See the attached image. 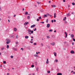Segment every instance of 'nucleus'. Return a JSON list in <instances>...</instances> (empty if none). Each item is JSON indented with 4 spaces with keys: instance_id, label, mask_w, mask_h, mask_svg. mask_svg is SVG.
I'll use <instances>...</instances> for the list:
<instances>
[{
    "instance_id": "f704fd0d",
    "label": "nucleus",
    "mask_w": 75,
    "mask_h": 75,
    "mask_svg": "<svg viewBox=\"0 0 75 75\" xmlns=\"http://www.w3.org/2000/svg\"><path fill=\"white\" fill-rule=\"evenodd\" d=\"M11 58H13V56H11Z\"/></svg>"
},
{
    "instance_id": "2f4dec72",
    "label": "nucleus",
    "mask_w": 75,
    "mask_h": 75,
    "mask_svg": "<svg viewBox=\"0 0 75 75\" xmlns=\"http://www.w3.org/2000/svg\"><path fill=\"white\" fill-rule=\"evenodd\" d=\"M36 44H37V43H34L33 44V45H36Z\"/></svg>"
},
{
    "instance_id": "f257e3e1",
    "label": "nucleus",
    "mask_w": 75,
    "mask_h": 75,
    "mask_svg": "<svg viewBox=\"0 0 75 75\" xmlns=\"http://www.w3.org/2000/svg\"><path fill=\"white\" fill-rule=\"evenodd\" d=\"M6 44H9V43H10V42L11 41H10V39H6Z\"/></svg>"
},
{
    "instance_id": "69168bd1",
    "label": "nucleus",
    "mask_w": 75,
    "mask_h": 75,
    "mask_svg": "<svg viewBox=\"0 0 75 75\" xmlns=\"http://www.w3.org/2000/svg\"><path fill=\"white\" fill-rule=\"evenodd\" d=\"M36 54H37V55H38V52H36Z\"/></svg>"
},
{
    "instance_id": "0eeeda50",
    "label": "nucleus",
    "mask_w": 75,
    "mask_h": 75,
    "mask_svg": "<svg viewBox=\"0 0 75 75\" xmlns=\"http://www.w3.org/2000/svg\"><path fill=\"white\" fill-rule=\"evenodd\" d=\"M71 38H74V35L73 34H72L71 35Z\"/></svg>"
},
{
    "instance_id": "c85d7f7f",
    "label": "nucleus",
    "mask_w": 75,
    "mask_h": 75,
    "mask_svg": "<svg viewBox=\"0 0 75 75\" xmlns=\"http://www.w3.org/2000/svg\"><path fill=\"white\" fill-rule=\"evenodd\" d=\"M25 24L26 25H27V24H28V22H25Z\"/></svg>"
},
{
    "instance_id": "338daca9",
    "label": "nucleus",
    "mask_w": 75,
    "mask_h": 75,
    "mask_svg": "<svg viewBox=\"0 0 75 75\" xmlns=\"http://www.w3.org/2000/svg\"><path fill=\"white\" fill-rule=\"evenodd\" d=\"M52 37H53V38H54V36H52Z\"/></svg>"
},
{
    "instance_id": "603ef678",
    "label": "nucleus",
    "mask_w": 75,
    "mask_h": 75,
    "mask_svg": "<svg viewBox=\"0 0 75 75\" xmlns=\"http://www.w3.org/2000/svg\"><path fill=\"white\" fill-rule=\"evenodd\" d=\"M54 22H56V20H54Z\"/></svg>"
},
{
    "instance_id": "a19ab883",
    "label": "nucleus",
    "mask_w": 75,
    "mask_h": 75,
    "mask_svg": "<svg viewBox=\"0 0 75 75\" xmlns=\"http://www.w3.org/2000/svg\"><path fill=\"white\" fill-rule=\"evenodd\" d=\"M37 3L38 4H40V3L39 2H37Z\"/></svg>"
},
{
    "instance_id": "052dcab7",
    "label": "nucleus",
    "mask_w": 75,
    "mask_h": 75,
    "mask_svg": "<svg viewBox=\"0 0 75 75\" xmlns=\"http://www.w3.org/2000/svg\"><path fill=\"white\" fill-rule=\"evenodd\" d=\"M72 14H74V12H72Z\"/></svg>"
},
{
    "instance_id": "20e7f679",
    "label": "nucleus",
    "mask_w": 75,
    "mask_h": 75,
    "mask_svg": "<svg viewBox=\"0 0 75 75\" xmlns=\"http://www.w3.org/2000/svg\"><path fill=\"white\" fill-rule=\"evenodd\" d=\"M35 27V25H32L31 26V28H33V27Z\"/></svg>"
},
{
    "instance_id": "de8ad7c7",
    "label": "nucleus",
    "mask_w": 75,
    "mask_h": 75,
    "mask_svg": "<svg viewBox=\"0 0 75 75\" xmlns=\"http://www.w3.org/2000/svg\"><path fill=\"white\" fill-rule=\"evenodd\" d=\"M21 50H24V49H23V48H21Z\"/></svg>"
},
{
    "instance_id": "6e6d98bb",
    "label": "nucleus",
    "mask_w": 75,
    "mask_h": 75,
    "mask_svg": "<svg viewBox=\"0 0 75 75\" xmlns=\"http://www.w3.org/2000/svg\"><path fill=\"white\" fill-rule=\"evenodd\" d=\"M10 75V74L8 73H7V75Z\"/></svg>"
},
{
    "instance_id": "8fccbe9b",
    "label": "nucleus",
    "mask_w": 75,
    "mask_h": 75,
    "mask_svg": "<svg viewBox=\"0 0 75 75\" xmlns=\"http://www.w3.org/2000/svg\"><path fill=\"white\" fill-rule=\"evenodd\" d=\"M50 17H52V15L50 14L49 15Z\"/></svg>"
},
{
    "instance_id": "bb28decb",
    "label": "nucleus",
    "mask_w": 75,
    "mask_h": 75,
    "mask_svg": "<svg viewBox=\"0 0 75 75\" xmlns=\"http://www.w3.org/2000/svg\"><path fill=\"white\" fill-rule=\"evenodd\" d=\"M49 31L50 32H52V29H51V30H49Z\"/></svg>"
},
{
    "instance_id": "7ed1b4c3",
    "label": "nucleus",
    "mask_w": 75,
    "mask_h": 75,
    "mask_svg": "<svg viewBox=\"0 0 75 75\" xmlns=\"http://www.w3.org/2000/svg\"><path fill=\"white\" fill-rule=\"evenodd\" d=\"M50 24H47V28H49V27H50Z\"/></svg>"
},
{
    "instance_id": "3c124183",
    "label": "nucleus",
    "mask_w": 75,
    "mask_h": 75,
    "mask_svg": "<svg viewBox=\"0 0 75 75\" xmlns=\"http://www.w3.org/2000/svg\"><path fill=\"white\" fill-rule=\"evenodd\" d=\"M30 43H33V41H30Z\"/></svg>"
},
{
    "instance_id": "37998d69",
    "label": "nucleus",
    "mask_w": 75,
    "mask_h": 75,
    "mask_svg": "<svg viewBox=\"0 0 75 75\" xmlns=\"http://www.w3.org/2000/svg\"><path fill=\"white\" fill-rule=\"evenodd\" d=\"M16 44H18V42H16Z\"/></svg>"
},
{
    "instance_id": "49530a36",
    "label": "nucleus",
    "mask_w": 75,
    "mask_h": 75,
    "mask_svg": "<svg viewBox=\"0 0 75 75\" xmlns=\"http://www.w3.org/2000/svg\"><path fill=\"white\" fill-rule=\"evenodd\" d=\"M51 22L52 23H54V21L53 20H52V21H51Z\"/></svg>"
},
{
    "instance_id": "5701e85b",
    "label": "nucleus",
    "mask_w": 75,
    "mask_h": 75,
    "mask_svg": "<svg viewBox=\"0 0 75 75\" xmlns=\"http://www.w3.org/2000/svg\"><path fill=\"white\" fill-rule=\"evenodd\" d=\"M25 14L26 15L28 14V12H25Z\"/></svg>"
},
{
    "instance_id": "39448f33",
    "label": "nucleus",
    "mask_w": 75,
    "mask_h": 75,
    "mask_svg": "<svg viewBox=\"0 0 75 75\" xmlns=\"http://www.w3.org/2000/svg\"><path fill=\"white\" fill-rule=\"evenodd\" d=\"M70 53H71V54H74V51L73 50H71L70 51Z\"/></svg>"
},
{
    "instance_id": "0e129e2a",
    "label": "nucleus",
    "mask_w": 75,
    "mask_h": 75,
    "mask_svg": "<svg viewBox=\"0 0 75 75\" xmlns=\"http://www.w3.org/2000/svg\"><path fill=\"white\" fill-rule=\"evenodd\" d=\"M16 16V15H14L13 16H14V17H15V16Z\"/></svg>"
},
{
    "instance_id": "4be33fe9",
    "label": "nucleus",
    "mask_w": 75,
    "mask_h": 75,
    "mask_svg": "<svg viewBox=\"0 0 75 75\" xmlns=\"http://www.w3.org/2000/svg\"><path fill=\"white\" fill-rule=\"evenodd\" d=\"M72 4L73 6H74V5H75V3L73 2L72 3Z\"/></svg>"
},
{
    "instance_id": "412c9836",
    "label": "nucleus",
    "mask_w": 75,
    "mask_h": 75,
    "mask_svg": "<svg viewBox=\"0 0 75 75\" xmlns=\"http://www.w3.org/2000/svg\"><path fill=\"white\" fill-rule=\"evenodd\" d=\"M38 69H39V68H38V67H37L36 68V71H38Z\"/></svg>"
},
{
    "instance_id": "aec40b11",
    "label": "nucleus",
    "mask_w": 75,
    "mask_h": 75,
    "mask_svg": "<svg viewBox=\"0 0 75 75\" xmlns=\"http://www.w3.org/2000/svg\"><path fill=\"white\" fill-rule=\"evenodd\" d=\"M31 67L32 68H34V65H31Z\"/></svg>"
},
{
    "instance_id": "cd10ccee",
    "label": "nucleus",
    "mask_w": 75,
    "mask_h": 75,
    "mask_svg": "<svg viewBox=\"0 0 75 75\" xmlns=\"http://www.w3.org/2000/svg\"><path fill=\"white\" fill-rule=\"evenodd\" d=\"M4 48L2 47L1 48V50H4Z\"/></svg>"
},
{
    "instance_id": "4468645a",
    "label": "nucleus",
    "mask_w": 75,
    "mask_h": 75,
    "mask_svg": "<svg viewBox=\"0 0 75 75\" xmlns=\"http://www.w3.org/2000/svg\"><path fill=\"white\" fill-rule=\"evenodd\" d=\"M56 17V13H54V18H55Z\"/></svg>"
},
{
    "instance_id": "9b49d317",
    "label": "nucleus",
    "mask_w": 75,
    "mask_h": 75,
    "mask_svg": "<svg viewBox=\"0 0 75 75\" xmlns=\"http://www.w3.org/2000/svg\"><path fill=\"white\" fill-rule=\"evenodd\" d=\"M57 75H62V73H58L57 74Z\"/></svg>"
},
{
    "instance_id": "1a4fd4ad",
    "label": "nucleus",
    "mask_w": 75,
    "mask_h": 75,
    "mask_svg": "<svg viewBox=\"0 0 75 75\" xmlns=\"http://www.w3.org/2000/svg\"><path fill=\"white\" fill-rule=\"evenodd\" d=\"M54 54L55 57H56L57 56V53H56V52H54Z\"/></svg>"
},
{
    "instance_id": "bf43d9fd",
    "label": "nucleus",
    "mask_w": 75,
    "mask_h": 75,
    "mask_svg": "<svg viewBox=\"0 0 75 75\" xmlns=\"http://www.w3.org/2000/svg\"><path fill=\"white\" fill-rule=\"evenodd\" d=\"M74 42L72 43V45H74Z\"/></svg>"
},
{
    "instance_id": "a211bd4d",
    "label": "nucleus",
    "mask_w": 75,
    "mask_h": 75,
    "mask_svg": "<svg viewBox=\"0 0 75 75\" xmlns=\"http://www.w3.org/2000/svg\"><path fill=\"white\" fill-rule=\"evenodd\" d=\"M31 30L30 29H28V32H31Z\"/></svg>"
},
{
    "instance_id": "79ce46f5",
    "label": "nucleus",
    "mask_w": 75,
    "mask_h": 75,
    "mask_svg": "<svg viewBox=\"0 0 75 75\" xmlns=\"http://www.w3.org/2000/svg\"><path fill=\"white\" fill-rule=\"evenodd\" d=\"M58 60H57V59H56V60H55V62H58Z\"/></svg>"
},
{
    "instance_id": "473e14b6",
    "label": "nucleus",
    "mask_w": 75,
    "mask_h": 75,
    "mask_svg": "<svg viewBox=\"0 0 75 75\" xmlns=\"http://www.w3.org/2000/svg\"><path fill=\"white\" fill-rule=\"evenodd\" d=\"M73 41H75V39L74 38H73Z\"/></svg>"
},
{
    "instance_id": "dca6fc26",
    "label": "nucleus",
    "mask_w": 75,
    "mask_h": 75,
    "mask_svg": "<svg viewBox=\"0 0 75 75\" xmlns=\"http://www.w3.org/2000/svg\"><path fill=\"white\" fill-rule=\"evenodd\" d=\"M14 30L15 31H17V29L16 28H14Z\"/></svg>"
},
{
    "instance_id": "e2e57ef3",
    "label": "nucleus",
    "mask_w": 75,
    "mask_h": 75,
    "mask_svg": "<svg viewBox=\"0 0 75 75\" xmlns=\"http://www.w3.org/2000/svg\"><path fill=\"white\" fill-rule=\"evenodd\" d=\"M54 33H56V30H54Z\"/></svg>"
},
{
    "instance_id": "a18cd8bd",
    "label": "nucleus",
    "mask_w": 75,
    "mask_h": 75,
    "mask_svg": "<svg viewBox=\"0 0 75 75\" xmlns=\"http://www.w3.org/2000/svg\"><path fill=\"white\" fill-rule=\"evenodd\" d=\"M65 38H67V35H65Z\"/></svg>"
},
{
    "instance_id": "864d4df0",
    "label": "nucleus",
    "mask_w": 75,
    "mask_h": 75,
    "mask_svg": "<svg viewBox=\"0 0 75 75\" xmlns=\"http://www.w3.org/2000/svg\"><path fill=\"white\" fill-rule=\"evenodd\" d=\"M37 21H39V19H37Z\"/></svg>"
},
{
    "instance_id": "c9c22d12",
    "label": "nucleus",
    "mask_w": 75,
    "mask_h": 75,
    "mask_svg": "<svg viewBox=\"0 0 75 75\" xmlns=\"http://www.w3.org/2000/svg\"><path fill=\"white\" fill-rule=\"evenodd\" d=\"M70 14H69V13H68V14H67V16H69Z\"/></svg>"
},
{
    "instance_id": "13d9d810",
    "label": "nucleus",
    "mask_w": 75,
    "mask_h": 75,
    "mask_svg": "<svg viewBox=\"0 0 75 75\" xmlns=\"http://www.w3.org/2000/svg\"><path fill=\"white\" fill-rule=\"evenodd\" d=\"M28 34H30V35H31V33H29Z\"/></svg>"
},
{
    "instance_id": "58836bf2",
    "label": "nucleus",
    "mask_w": 75,
    "mask_h": 75,
    "mask_svg": "<svg viewBox=\"0 0 75 75\" xmlns=\"http://www.w3.org/2000/svg\"><path fill=\"white\" fill-rule=\"evenodd\" d=\"M41 17L40 16L39 18V19H41Z\"/></svg>"
},
{
    "instance_id": "6ab92c4d",
    "label": "nucleus",
    "mask_w": 75,
    "mask_h": 75,
    "mask_svg": "<svg viewBox=\"0 0 75 75\" xmlns=\"http://www.w3.org/2000/svg\"><path fill=\"white\" fill-rule=\"evenodd\" d=\"M8 48H9V46L8 45H7V49H8Z\"/></svg>"
},
{
    "instance_id": "09e8293b",
    "label": "nucleus",
    "mask_w": 75,
    "mask_h": 75,
    "mask_svg": "<svg viewBox=\"0 0 75 75\" xmlns=\"http://www.w3.org/2000/svg\"><path fill=\"white\" fill-rule=\"evenodd\" d=\"M8 21L9 23H10V21L9 20H8Z\"/></svg>"
},
{
    "instance_id": "c756f323",
    "label": "nucleus",
    "mask_w": 75,
    "mask_h": 75,
    "mask_svg": "<svg viewBox=\"0 0 75 75\" xmlns=\"http://www.w3.org/2000/svg\"><path fill=\"white\" fill-rule=\"evenodd\" d=\"M47 73H48V74H49V73H50V71H47Z\"/></svg>"
},
{
    "instance_id": "7c9ffc66",
    "label": "nucleus",
    "mask_w": 75,
    "mask_h": 75,
    "mask_svg": "<svg viewBox=\"0 0 75 75\" xmlns=\"http://www.w3.org/2000/svg\"><path fill=\"white\" fill-rule=\"evenodd\" d=\"M41 11H42V12H44V10L43 9H42L41 10Z\"/></svg>"
},
{
    "instance_id": "e433bc0d",
    "label": "nucleus",
    "mask_w": 75,
    "mask_h": 75,
    "mask_svg": "<svg viewBox=\"0 0 75 75\" xmlns=\"http://www.w3.org/2000/svg\"><path fill=\"white\" fill-rule=\"evenodd\" d=\"M65 35H67V33L66 32H65Z\"/></svg>"
},
{
    "instance_id": "4d7b16f0",
    "label": "nucleus",
    "mask_w": 75,
    "mask_h": 75,
    "mask_svg": "<svg viewBox=\"0 0 75 75\" xmlns=\"http://www.w3.org/2000/svg\"><path fill=\"white\" fill-rule=\"evenodd\" d=\"M41 45L42 46H43V44H42H42H41Z\"/></svg>"
},
{
    "instance_id": "f03ea898",
    "label": "nucleus",
    "mask_w": 75,
    "mask_h": 75,
    "mask_svg": "<svg viewBox=\"0 0 75 75\" xmlns=\"http://www.w3.org/2000/svg\"><path fill=\"white\" fill-rule=\"evenodd\" d=\"M50 44L51 45H53V46H54L55 44V43L54 42H53L52 43H50Z\"/></svg>"
},
{
    "instance_id": "ddd939ff",
    "label": "nucleus",
    "mask_w": 75,
    "mask_h": 75,
    "mask_svg": "<svg viewBox=\"0 0 75 75\" xmlns=\"http://www.w3.org/2000/svg\"><path fill=\"white\" fill-rule=\"evenodd\" d=\"M66 19H67V17H64L63 19V21H65V20H66Z\"/></svg>"
},
{
    "instance_id": "774afa93",
    "label": "nucleus",
    "mask_w": 75,
    "mask_h": 75,
    "mask_svg": "<svg viewBox=\"0 0 75 75\" xmlns=\"http://www.w3.org/2000/svg\"><path fill=\"white\" fill-rule=\"evenodd\" d=\"M51 2V1H49V3H50V2Z\"/></svg>"
},
{
    "instance_id": "5fc2aeb1",
    "label": "nucleus",
    "mask_w": 75,
    "mask_h": 75,
    "mask_svg": "<svg viewBox=\"0 0 75 75\" xmlns=\"http://www.w3.org/2000/svg\"><path fill=\"white\" fill-rule=\"evenodd\" d=\"M63 2H65V0H63Z\"/></svg>"
},
{
    "instance_id": "9d476101",
    "label": "nucleus",
    "mask_w": 75,
    "mask_h": 75,
    "mask_svg": "<svg viewBox=\"0 0 75 75\" xmlns=\"http://www.w3.org/2000/svg\"><path fill=\"white\" fill-rule=\"evenodd\" d=\"M43 17L44 18H45V17H47V15L45 14L44 16H43Z\"/></svg>"
},
{
    "instance_id": "ea45409f",
    "label": "nucleus",
    "mask_w": 75,
    "mask_h": 75,
    "mask_svg": "<svg viewBox=\"0 0 75 75\" xmlns=\"http://www.w3.org/2000/svg\"><path fill=\"white\" fill-rule=\"evenodd\" d=\"M40 23H42V24H44V22H41Z\"/></svg>"
},
{
    "instance_id": "6e6552de",
    "label": "nucleus",
    "mask_w": 75,
    "mask_h": 75,
    "mask_svg": "<svg viewBox=\"0 0 75 75\" xmlns=\"http://www.w3.org/2000/svg\"><path fill=\"white\" fill-rule=\"evenodd\" d=\"M52 7H57V6L55 5H52Z\"/></svg>"
},
{
    "instance_id": "f3484780",
    "label": "nucleus",
    "mask_w": 75,
    "mask_h": 75,
    "mask_svg": "<svg viewBox=\"0 0 75 75\" xmlns=\"http://www.w3.org/2000/svg\"><path fill=\"white\" fill-rule=\"evenodd\" d=\"M30 18V17L29 16H28L27 18H28V20H29Z\"/></svg>"
},
{
    "instance_id": "f8f14e48",
    "label": "nucleus",
    "mask_w": 75,
    "mask_h": 75,
    "mask_svg": "<svg viewBox=\"0 0 75 75\" xmlns=\"http://www.w3.org/2000/svg\"><path fill=\"white\" fill-rule=\"evenodd\" d=\"M29 37H28V36H26L25 37V38H26V39L28 38Z\"/></svg>"
},
{
    "instance_id": "393cba45",
    "label": "nucleus",
    "mask_w": 75,
    "mask_h": 75,
    "mask_svg": "<svg viewBox=\"0 0 75 75\" xmlns=\"http://www.w3.org/2000/svg\"><path fill=\"white\" fill-rule=\"evenodd\" d=\"M30 32L31 34H33V30H32V31L31 30Z\"/></svg>"
},
{
    "instance_id": "c03bdc74",
    "label": "nucleus",
    "mask_w": 75,
    "mask_h": 75,
    "mask_svg": "<svg viewBox=\"0 0 75 75\" xmlns=\"http://www.w3.org/2000/svg\"><path fill=\"white\" fill-rule=\"evenodd\" d=\"M16 38H18V35H17L16 37Z\"/></svg>"
},
{
    "instance_id": "b1692460",
    "label": "nucleus",
    "mask_w": 75,
    "mask_h": 75,
    "mask_svg": "<svg viewBox=\"0 0 75 75\" xmlns=\"http://www.w3.org/2000/svg\"><path fill=\"white\" fill-rule=\"evenodd\" d=\"M48 22V19H47V21H46V22L47 23Z\"/></svg>"
},
{
    "instance_id": "4c0bfd02",
    "label": "nucleus",
    "mask_w": 75,
    "mask_h": 75,
    "mask_svg": "<svg viewBox=\"0 0 75 75\" xmlns=\"http://www.w3.org/2000/svg\"><path fill=\"white\" fill-rule=\"evenodd\" d=\"M36 30H37V29H36V28H35V29L33 30L34 31H36Z\"/></svg>"
},
{
    "instance_id": "680f3d73",
    "label": "nucleus",
    "mask_w": 75,
    "mask_h": 75,
    "mask_svg": "<svg viewBox=\"0 0 75 75\" xmlns=\"http://www.w3.org/2000/svg\"><path fill=\"white\" fill-rule=\"evenodd\" d=\"M68 6L69 7H70V5H68Z\"/></svg>"
},
{
    "instance_id": "72a5a7b5",
    "label": "nucleus",
    "mask_w": 75,
    "mask_h": 75,
    "mask_svg": "<svg viewBox=\"0 0 75 75\" xmlns=\"http://www.w3.org/2000/svg\"><path fill=\"white\" fill-rule=\"evenodd\" d=\"M14 51H17V49L16 48L14 49Z\"/></svg>"
},
{
    "instance_id": "423d86ee",
    "label": "nucleus",
    "mask_w": 75,
    "mask_h": 75,
    "mask_svg": "<svg viewBox=\"0 0 75 75\" xmlns=\"http://www.w3.org/2000/svg\"><path fill=\"white\" fill-rule=\"evenodd\" d=\"M46 64H48L49 63V61H48V59H47V60L46 62Z\"/></svg>"
},
{
    "instance_id": "2eb2a0df",
    "label": "nucleus",
    "mask_w": 75,
    "mask_h": 75,
    "mask_svg": "<svg viewBox=\"0 0 75 75\" xmlns=\"http://www.w3.org/2000/svg\"><path fill=\"white\" fill-rule=\"evenodd\" d=\"M34 56L35 57H38V55H37V54H35L34 55Z\"/></svg>"
},
{
    "instance_id": "a878e982",
    "label": "nucleus",
    "mask_w": 75,
    "mask_h": 75,
    "mask_svg": "<svg viewBox=\"0 0 75 75\" xmlns=\"http://www.w3.org/2000/svg\"><path fill=\"white\" fill-rule=\"evenodd\" d=\"M4 64H6V62L5 61H4L3 62Z\"/></svg>"
}]
</instances>
